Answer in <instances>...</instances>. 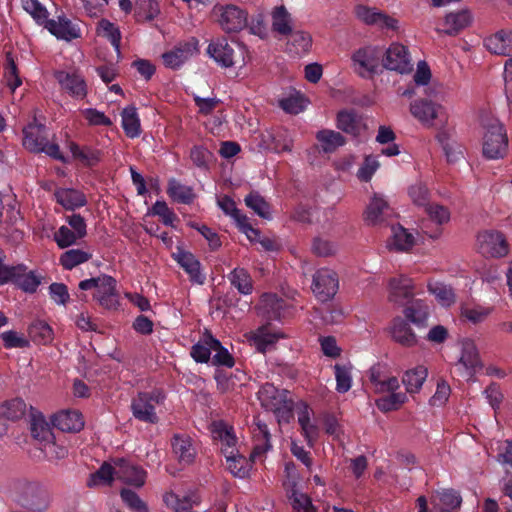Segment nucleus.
<instances>
[{"mask_svg":"<svg viewBox=\"0 0 512 512\" xmlns=\"http://www.w3.org/2000/svg\"><path fill=\"white\" fill-rule=\"evenodd\" d=\"M408 195L413 204L419 207H426L430 202V191L422 181H416L408 188Z\"/></svg>","mask_w":512,"mask_h":512,"instance_id":"56","label":"nucleus"},{"mask_svg":"<svg viewBox=\"0 0 512 512\" xmlns=\"http://www.w3.org/2000/svg\"><path fill=\"white\" fill-rule=\"evenodd\" d=\"M43 26L58 40L70 42L81 37L79 24L64 14L58 15L54 19L47 18V22Z\"/></svg>","mask_w":512,"mask_h":512,"instance_id":"18","label":"nucleus"},{"mask_svg":"<svg viewBox=\"0 0 512 512\" xmlns=\"http://www.w3.org/2000/svg\"><path fill=\"white\" fill-rule=\"evenodd\" d=\"M199 40L195 37L180 42L172 50L162 54V60L166 67L171 69H178L189 58L198 54Z\"/></svg>","mask_w":512,"mask_h":512,"instance_id":"16","label":"nucleus"},{"mask_svg":"<svg viewBox=\"0 0 512 512\" xmlns=\"http://www.w3.org/2000/svg\"><path fill=\"white\" fill-rule=\"evenodd\" d=\"M388 333L393 341L404 347H413L418 342L409 322L402 317H395L391 321Z\"/></svg>","mask_w":512,"mask_h":512,"instance_id":"24","label":"nucleus"},{"mask_svg":"<svg viewBox=\"0 0 512 512\" xmlns=\"http://www.w3.org/2000/svg\"><path fill=\"white\" fill-rule=\"evenodd\" d=\"M444 107L431 100L418 99L410 104V113L425 127H432L434 120L444 114Z\"/></svg>","mask_w":512,"mask_h":512,"instance_id":"20","label":"nucleus"},{"mask_svg":"<svg viewBox=\"0 0 512 512\" xmlns=\"http://www.w3.org/2000/svg\"><path fill=\"white\" fill-rule=\"evenodd\" d=\"M172 449L175 457L184 465L192 463L196 456L192 439L186 435H175L172 440Z\"/></svg>","mask_w":512,"mask_h":512,"instance_id":"34","label":"nucleus"},{"mask_svg":"<svg viewBox=\"0 0 512 512\" xmlns=\"http://www.w3.org/2000/svg\"><path fill=\"white\" fill-rule=\"evenodd\" d=\"M21 270L17 272L14 284L25 292L33 293L41 283V278L34 272L28 271L24 265H19Z\"/></svg>","mask_w":512,"mask_h":512,"instance_id":"44","label":"nucleus"},{"mask_svg":"<svg viewBox=\"0 0 512 512\" xmlns=\"http://www.w3.org/2000/svg\"><path fill=\"white\" fill-rule=\"evenodd\" d=\"M23 145L32 152H44L54 159L65 161L57 144L48 143L45 127L42 124L31 123L23 130Z\"/></svg>","mask_w":512,"mask_h":512,"instance_id":"10","label":"nucleus"},{"mask_svg":"<svg viewBox=\"0 0 512 512\" xmlns=\"http://www.w3.org/2000/svg\"><path fill=\"white\" fill-rule=\"evenodd\" d=\"M23 9L29 13L39 25L47 22L48 11L39 0H21Z\"/></svg>","mask_w":512,"mask_h":512,"instance_id":"61","label":"nucleus"},{"mask_svg":"<svg viewBox=\"0 0 512 512\" xmlns=\"http://www.w3.org/2000/svg\"><path fill=\"white\" fill-rule=\"evenodd\" d=\"M337 128L354 137L361 135L366 130V124L362 115L354 110H341L337 114Z\"/></svg>","mask_w":512,"mask_h":512,"instance_id":"26","label":"nucleus"},{"mask_svg":"<svg viewBox=\"0 0 512 512\" xmlns=\"http://www.w3.org/2000/svg\"><path fill=\"white\" fill-rule=\"evenodd\" d=\"M428 377V368L424 365H417L406 370L402 376V383L407 394H417L422 389Z\"/></svg>","mask_w":512,"mask_h":512,"instance_id":"32","label":"nucleus"},{"mask_svg":"<svg viewBox=\"0 0 512 512\" xmlns=\"http://www.w3.org/2000/svg\"><path fill=\"white\" fill-rule=\"evenodd\" d=\"M54 197L59 205L69 211H74L87 204L85 194L74 188H58L54 192Z\"/></svg>","mask_w":512,"mask_h":512,"instance_id":"30","label":"nucleus"},{"mask_svg":"<svg viewBox=\"0 0 512 512\" xmlns=\"http://www.w3.org/2000/svg\"><path fill=\"white\" fill-rule=\"evenodd\" d=\"M211 432L213 438L219 441L221 452L225 458L239 453L236 447L237 440L231 427L221 421L214 422Z\"/></svg>","mask_w":512,"mask_h":512,"instance_id":"25","label":"nucleus"},{"mask_svg":"<svg viewBox=\"0 0 512 512\" xmlns=\"http://www.w3.org/2000/svg\"><path fill=\"white\" fill-rule=\"evenodd\" d=\"M229 280L231 284L244 295L252 293L253 285L252 280L248 272L243 268H235L229 274Z\"/></svg>","mask_w":512,"mask_h":512,"instance_id":"47","label":"nucleus"},{"mask_svg":"<svg viewBox=\"0 0 512 512\" xmlns=\"http://www.w3.org/2000/svg\"><path fill=\"white\" fill-rule=\"evenodd\" d=\"M478 251L485 257L502 258L509 253L505 236L498 231H484L477 236Z\"/></svg>","mask_w":512,"mask_h":512,"instance_id":"15","label":"nucleus"},{"mask_svg":"<svg viewBox=\"0 0 512 512\" xmlns=\"http://www.w3.org/2000/svg\"><path fill=\"white\" fill-rule=\"evenodd\" d=\"M31 434L33 438L39 442V446H41L43 442L53 440L54 435L49 424L41 415L33 416L31 421Z\"/></svg>","mask_w":512,"mask_h":512,"instance_id":"45","label":"nucleus"},{"mask_svg":"<svg viewBox=\"0 0 512 512\" xmlns=\"http://www.w3.org/2000/svg\"><path fill=\"white\" fill-rule=\"evenodd\" d=\"M164 396L162 392L154 390L152 392H140L132 399L131 411L133 416L142 422L156 423L158 417L156 406L162 403Z\"/></svg>","mask_w":512,"mask_h":512,"instance_id":"12","label":"nucleus"},{"mask_svg":"<svg viewBox=\"0 0 512 512\" xmlns=\"http://www.w3.org/2000/svg\"><path fill=\"white\" fill-rule=\"evenodd\" d=\"M428 291L443 307H449L455 302V293L453 289L441 282L430 281L428 283Z\"/></svg>","mask_w":512,"mask_h":512,"instance_id":"42","label":"nucleus"},{"mask_svg":"<svg viewBox=\"0 0 512 512\" xmlns=\"http://www.w3.org/2000/svg\"><path fill=\"white\" fill-rule=\"evenodd\" d=\"M210 343L213 345L212 352H214L212 363L231 368L234 365V360L228 350L216 338L210 339Z\"/></svg>","mask_w":512,"mask_h":512,"instance_id":"62","label":"nucleus"},{"mask_svg":"<svg viewBox=\"0 0 512 512\" xmlns=\"http://www.w3.org/2000/svg\"><path fill=\"white\" fill-rule=\"evenodd\" d=\"M13 500L21 507L37 512L45 511L51 502L48 491L42 485L27 480L15 483Z\"/></svg>","mask_w":512,"mask_h":512,"instance_id":"6","label":"nucleus"},{"mask_svg":"<svg viewBox=\"0 0 512 512\" xmlns=\"http://www.w3.org/2000/svg\"><path fill=\"white\" fill-rule=\"evenodd\" d=\"M215 23L225 33H237L248 25V13L234 4H217L211 11Z\"/></svg>","mask_w":512,"mask_h":512,"instance_id":"7","label":"nucleus"},{"mask_svg":"<svg viewBox=\"0 0 512 512\" xmlns=\"http://www.w3.org/2000/svg\"><path fill=\"white\" fill-rule=\"evenodd\" d=\"M257 309L259 315L266 320H280L283 316L284 302L275 294H264Z\"/></svg>","mask_w":512,"mask_h":512,"instance_id":"31","label":"nucleus"},{"mask_svg":"<svg viewBox=\"0 0 512 512\" xmlns=\"http://www.w3.org/2000/svg\"><path fill=\"white\" fill-rule=\"evenodd\" d=\"M147 473L140 466L123 458L113 459L105 462L94 474H91L88 485H109L112 481L118 480L122 483L141 487L146 481Z\"/></svg>","mask_w":512,"mask_h":512,"instance_id":"1","label":"nucleus"},{"mask_svg":"<svg viewBox=\"0 0 512 512\" xmlns=\"http://www.w3.org/2000/svg\"><path fill=\"white\" fill-rule=\"evenodd\" d=\"M52 423L64 432H79L84 427L82 414L77 410H62L54 414Z\"/></svg>","mask_w":512,"mask_h":512,"instance_id":"29","label":"nucleus"},{"mask_svg":"<svg viewBox=\"0 0 512 512\" xmlns=\"http://www.w3.org/2000/svg\"><path fill=\"white\" fill-rule=\"evenodd\" d=\"M288 497L295 512H316V508L307 494L298 491Z\"/></svg>","mask_w":512,"mask_h":512,"instance_id":"64","label":"nucleus"},{"mask_svg":"<svg viewBox=\"0 0 512 512\" xmlns=\"http://www.w3.org/2000/svg\"><path fill=\"white\" fill-rule=\"evenodd\" d=\"M334 372L337 392H348L352 387V366L350 364H336Z\"/></svg>","mask_w":512,"mask_h":512,"instance_id":"49","label":"nucleus"},{"mask_svg":"<svg viewBox=\"0 0 512 512\" xmlns=\"http://www.w3.org/2000/svg\"><path fill=\"white\" fill-rule=\"evenodd\" d=\"M461 504V497L453 490L439 492L436 499V508L439 512H452Z\"/></svg>","mask_w":512,"mask_h":512,"instance_id":"46","label":"nucleus"},{"mask_svg":"<svg viewBox=\"0 0 512 512\" xmlns=\"http://www.w3.org/2000/svg\"><path fill=\"white\" fill-rule=\"evenodd\" d=\"M471 22L472 16L468 10L448 13L444 19L446 28L443 32L447 35H456L459 31L468 27Z\"/></svg>","mask_w":512,"mask_h":512,"instance_id":"37","label":"nucleus"},{"mask_svg":"<svg viewBox=\"0 0 512 512\" xmlns=\"http://www.w3.org/2000/svg\"><path fill=\"white\" fill-rule=\"evenodd\" d=\"M39 450L43 454V457L51 462L64 459L68 455V449L57 442L54 435L53 440L43 442V444L39 446Z\"/></svg>","mask_w":512,"mask_h":512,"instance_id":"48","label":"nucleus"},{"mask_svg":"<svg viewBox=\"0 0 512 512\" xmlns=\"http://www.w3.org/2000/svg\"><path fill=\"white\" fill-rule=\"evenodd\" d=\"M96 31L99 36L107 38L115 50L119 52L121 33L115 24L107 19H101L97 24Z\"/></svg>","mask_w":512,"mask_h":512,"instance_id":"52","label":"nucleus"},{"mask_svg":"<svg viewBox=\"0 0 512 512\" xmlns=\"http://www.w3.org/2000/svg\"><path fill=\"white\" fill-rule=\"evenodd\" d=\"M482 154L490 160L502 159L508 151V137L499 119L486 117L482 119Z\"/></svg>","mask_w":512,"mask_h":512,"instance_id":"4","label":"nucleus"},{"mask_svg":"<svg viewBox=\"0 0 512 512\" xmlns=\"http://www.w3.org/2000/svg\"><path fill=\"white\" fill-rule=\"evenodd\" d=\"M206 53L222 68H230L234 65V49L225 37L211 40Z\"/></svg>","mask_w":512,"mask_h":512,"instance_id":"22","label":"nucleus"},{"mask_svg":"<svg viewBox=\"0 0 512 512\" xmlns=\"http://www.w3.org/2000/svg\"><path fill=\"white\" fill-rule=\"evenodd\" d=\"M383 48L367 45L358 48L351 55V67L362 78H370L382 66Z\"/></svg>","mask_w":512,"mask_h":512,"instance_id":"9","label":"nucleus"},{"mask_svg":"<svg viewBox=\"0 0 512 512\" xmlns=\"http://www.w3.org/2000/svg\"><path fill=\"white\" fill-rule=\"evenodd\" d=\"M492 311L493 308L488 306L466 305L461 308V316L473 324H478L483 322Z\"/></svg>","mask_w":512,"mask_h":512,"instance_id":"57","label":"nucleus"},{"mask_svg":"<svg viewBox=\"0 0 512 512\" xmlns=\"http://www.w3.org/2000/svg\"><path fill=\"white\" fill-rule=\"evenodd\" d=\"M255 445L250 455V460L241 454L229 455L226 458V467L236 477L245 478L252 468V460L265 454L270 448V433L265 423L258 421L253 430Z\"/></svg>","mask_w":512,"mask_h":512,"instance_id":"3","label":"nucleus"},{"mask_svg":"<svg viewBox=\"0 0 512 512\" xmlns=\"http://www.w3.org/2000/svg\"><path fill=\"white\" fill-rule=\"evenodd\" d=\"M312 290L321 301L331 299L338 290L336 273L326 268L319 269L313 277Z\"/></svg>","mask_w":512,"mask_h":512,"instance_id":"19","label":"nucleus"},{"mask_svg":"<svg viewBox=\"0 0 512 512\" xmlns=\"http://www.w3.org/2000/svg\"><path fill=\"white\" fill-rule=\"evenodd\" d=\"M219 205L225 213L232 215L237 220L240 230L246 234L249 240H254L258 236V230L247 222L245 216L240 215L231 199L223 198L219 201Z\"/></svg>","mask_w":512,"mask_h":512,"instance_id":"39","label":"nucleus"},{"mask_svg":"<svg viewBox=\"0 0 512 512\" xmlns=\"http://www.w3.org/2000/svg\"><path fill=\"white\" fill-rule=\"evenodd\" d=\"M54 76L63 90L76 99H84L87 95V84L84 77L76 70H58Z\"/></svg>","mask_w":512,"mask_h":512,"instance_id":"21","label":"nucleus"},{"mask_svg":"<svg viewBox=\"0 0 512 512\" xmlns=\"http://www.w3.org/2000/svg\"><path fill=\"white\" fill-rule=\"evenodd\" d=\"M405 319L418 328L427 326L429 318V307L423 300H415L409 306L405 307Z\"/></svg>","mask_w":512,"mask_h":512,"instance_id":"36","label":"nucleus"},{"mask_svg":"<svg viewBox=\"0 0 512 512\" xmlns=\"http://www.w3.org/2000/svg\"><path fill=\"white\" fill-rule=\"evenodd\" d=\"M92 255L81 249H70L64 252L60 257L61 265L67 269L71 270L74 267L88 261Z\"/></svg>","mask_w":512,"mask_h":512,"instance_id":"54","label":"nucleus"},{"mask_svg":"<svg viewBox=\"0 0 512 512\" xmlns=\"http://www.w3.org/2000/svg\"><path fill=\"white\" fill-rule=\"evenodd\" d=\"M355 17L365 25L376 26L380 29L396 31L399 28L397 19L389 16L376 7L365 4H357L354 7Z\"/></svg>","mask_w":512,"mask_h":512,"instance_id":"14","label":"nucleus"},{"mask_svg":"<svg viewBox=\"0 0 512 512\" xmlns=\"http://www.w3.org/2000/svg\"><path fill=\"white\" fill-rule=\"evenodd\" d=\"M391 214V208L382 194L375 193L367 204L363 218L370 225L382 223Z\"/></svg>","mask_w":512,"mask_h":512,"instance_id":"23","label":"nucleus"},{"mask_svg":"<svg viewBox=\"0 0 512 512\" xmlns=\"http://www.w3.org/2000/svg\"><path fill=\"white\" fill-rule=\"evenodd\" d=\"M159 12V5L155 0H137L135 3V16L138 21L152 20Z\"/></svg>","mask_w":512,"mask_h":512,"instance_id":"60","label":"nucleus"},{"mask_svg":"<svg viewBox=\"0 0 512 512\" xmlns=\"http://www.w3.org/2000/svg\"><path fill=\"white\" fill-rule=\"evenodd\" d=\"M272 28L275 32L288 35L292 32V19L284 6L276 7L272 12Z\"/></svg>","mask_w":512,"mask_h":512,"instance_id":"43","label":"nucleus"},{"mask_svg":"<svg viewBox=\"0 0 512 512\" xmlns=\"http://www.w3.org/2000/svg\"><path fill=\"white\" fill-rule=\"evenodd\" d=\"M311 414L312 411L308 405L301 403L298 406V423L301 426L303 436L308 444L312 446L318 436V427L311 421Z\"/></svg>","mask_w":512,"mask_h":512,"instance_id":"38","label":"nucleus"},{"mask_svg":"<svg viewBox=\"0 0 512 512\" xmlns=\"http://www.w3.org/2000/svg\"><path fill=\"white\" fill-rule=\"evenodd\" d=\"M167 193L174 201L179 203L189 204L194 199L192 188L176 180L169 182Z\"/></svg>","mask_w":512,"mask_h":512,"instance_id":"51","label":"nucleus"},{"mask_svg":"<svg viewBox=\"0 0 512 512\" xmlns=\"http://www.w3.org/2000/svg\"><path fill=\"white\" fill-rule=\"evenodd\" d=\"M381 59L382 67L387 70L400 74L412 71L413 65L408 48L398 42L391 43L386 49L383 48Z\"/></svg>","mask_w":512,"mask_h":512,"instance_id":"13","label":"nucleus"},{"mask_svg":"<svg viewBox=\"0 0 512 512\" xmlns=\"http://www.w3.org/2000/svg\"><path fill=\"white\" fill-rule=\"evenodd\" d=\"M288 45L291 52L300 55L310 50L312 38L309 33L296 31L291 34Z\"/></svg>","mask_w":512,"mask_h":512,"instance_id":"59","label":"nucleus"},{"mask_svg":"<svg viewBox=\"0 0 512 512\" xmlns=\"http://www.w3.org/2000/svg\"><path fill=\"white\" fill-rule=\"evenodd\" d=\"M172 256L189 275L190 281L196 284L204 283L205 275L201 271L200 262L193 254L179 248L177 252L172 254Z\"/></svg>","mask_w":512,"mask_h":512,"instance_id":"28","label":"nucleus"},{"mask_svg":"<svg viewBox=\"0 0 512 512\" xmlns=\"http://www.w3.org/2000/svg\"><path fill=\"white\" fill-rule=\"evenodd\" d=\"M258 400L261 406L272 411L281 423H288L293 417V401L290 393L287 390H280L271 383L264 384L257 393Z\"/></svg>","mask_w":512,"mask_h":512,"instance_id":"5","label":"nucleus"},{"mask_svg":"<svg viewBox=\"0 0 512 512\" xmlns=\"http://www.w3.org/2000/svg\"><path fill=\"white\" fill-rule=\"evenodd\" d=\"M210 339H215L212 335L206 334L203 338L193 345L191 349V356L196 362L207 363L210 359L213 345L210 343Z\"/></svg>","mask_w":512,"mask_h":512,"instance_id":"55","label":"nucleus"},{"mask_svg":"<svg viewBox=\"0 0 512 512\" xmlns=\"http://www.w3.org/2000/svg\"><path fill=\"white\" fill-rule=\"evenodd\" d=\"M415 244V236L401 225H393L391 233L386 241V247L390 251L407 252Z\"/></svg>","mask_w":512,"mask_h":512,"instance_id":"27","label":"nucleus"},{"mask_svg":"<svg viewBox=\"0 0 512 512\" xmlns=\"http://www.w3.org/2000/svg\"><path fill=\"white\" fill-rule=\"evenodd\" d=\"M316 139L325 153H331L345 144V138L339 132L330 129L318 131Z\"/></svg>","mask_w":512,"mask_h":512,"instance_id":"40","label":"nucleus"},{"mask_svg":"<svg viewBox=\"0 0 512 512\" xmlns=\"http://www.w3.org/2000/svg\"><path fill=\"white\" fill-rule=\"evenodd\" d=\"M282 337V334L271 332L268 326H261L256 331L250 333L248 340L259 352L265 353Z\"/></svg>","mask_w":512,"mask_h":512,"instance_id":"35","label":"nucleus"},{"mask_svg":"<svg viewBox=\"0 0 512 512\" xmlns=\"http://www.w3.org/2000/svg\"><path fill=\"white\" fill-rule=\"evenodd\" d=\"M370 381L374 392L381 394L375 404L382 412L398 410L408 401L406 393L399 391L398 378L386 374L382 366L377 365L370 369Z\"/></svg>","mask_w":512,"mask_h":512,"instance_id":"2","label":"nucleus"},{"mask_svg":"<svg viewBox=\"0 0 512 512\" xmlns=\"http://www.w3.org/2000/svg\"><path fill=\"white\" fill-rule=\"evenodd\" d=\"M122 128L125 134L130 138L138 137L141 133L140 119L136 108L133 106L126 107L122 110Z\"/></svg>","mask_w":512,"mask_h":512,"instance_id":"41","label":"nucleus"},{"mask_svg":"<svg viewBox=\"0 0 512 512\" xmlns=\"http://www.w3.org/2000/svg\"><path fill=\"white\" fill-rule=\"evenodd\" d=\"M484 45L491 53L508 56L512 54V31H498L487 37Z\"/></svg>","mask_w":512,"mask_h":512,"instance_id":"33","label":"nucleus"},{"mask_svg":"<svg viewBox=\"0 0 512 512\" xmlns=\"http://www.w3.org/2000/svg\"><path fill=\"white\" fill-rule=\"evenodd\" d=\"M26 404L20 398H15L5 402L0 407V415L3 419L17 420L25 415Z\"/></svg>","mask_w":512,"mask_h":512,"instance_id":"53","label":"nucleus"},{"mask_svg":"<svg viewBox=\"0 0 512 512\" xmlns=\"http://www.w3.org/2000/svg\"><path fill=\"white\" fill-rule=\"evenodd\" d=\"M246 205L263 218H269L270 208L264 198L258 193H250L245 198Z\"/></svg>","mask_w":512,"mask_h":512,"instance_id":"63","label":"nucleus"},{"mask_svg":"<svg viewBox=\"0 0 512 512\" xmlns=\"http://www.w3.org/2000/svg\"><path fill=\"white\" fill-rule=\"evenodd\" d=\"M81 290L94 292V299L105 309H116L119 305L116 293V281L108 275L83 280L79 283Z\"/></svg>","mask_w":512,"mask_h":512,"instance_id":"8","label":"nucleus"},{"mask_svg":"<svg viewBox=\"0 0 512 512\" xmlns=\"http://www.w3.org/2000/svg\"><path fill=\"white\" fill-rule=\"evenodd\" d=\"M415 285L411 278L406 275L391 277L387 282V297L389 302L403 306L413 298Z\"/></svg>","mask_w":512,"mask_h":512,"instance_id":"17","label":"nucleus"},{"mask_svg":"<svg viewBox=\"0 0 512 512\" xmlns=\"http://www.w3.org/2000/svg\"><path fill=\"white\" fill-rule=\"evenodd\" d=\"M30 337L34 342L47 344L53 340V330L44 321H35L29 328Z\"/></svg>","mask_w":512,"mask_h":512,"instance_id":"58","label":"nucleus"},{"mask_svg":"<svg viewBox=\"0 0 512 512\" xmlns=\"http://www.w3.org/2000/svg\"><path fill=\"white\" fill-rule=\"evenodd\" d=\"M454 367L458 375L467 381L472 380L475 374L482 369L479 351L473 340L461 341L460 356Z\"/></svg>","mask_w":512,"mask_h":512,"instance_id":"11","label":"nucleus"},{"mask_svg":"<svg viewBox=\"0 0 512 512\" xmlns=\"http://www.w3.org/2000/svg\"><path fill=\"white\" fill-rule=\"evenodd\" d=\"M308 104L309 100L299 92L292 93L280 100V107L290 114H298L302 112Z\"/></svg>","mask_w":512,"mask_h":512,"instance_id":"50","label":"nucleus"}]
</instances>
